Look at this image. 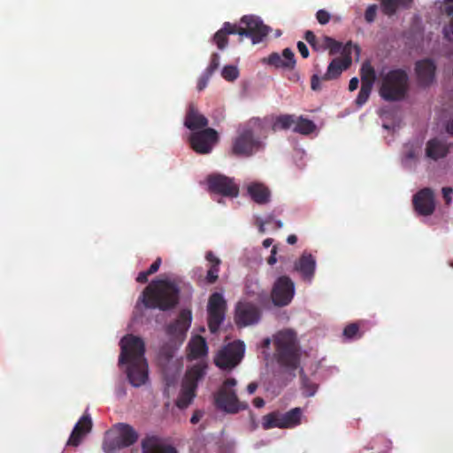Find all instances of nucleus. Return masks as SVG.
<instances>
[{
    "mask_svg": "<svg viewBox=\"0 0 453 453\" xmlns=\"http://www.w3.org/2000/svg\"><path fill=\"white\" fill-rule=\"evenodd\" d=\"M142 453H178L174 447L161 443L155 436L147 437L142 441Z\"/></svg>",
    "mask_w": 453,
    "mask_h": 453,
    "instance_id": "nucleus-26",
    "label": "nucleus"
},
{
    "mask_svg": "<svg viewBox=\"0 0 453 453\" xmlns=\"http://www.w3.org/2000/svg\"><path fill=\"white\" fill-rule=\"evenodd\" d=\"M180 292V288L174 281L154 280L142 291L141 300L148 309L165 311L179 303Z\"/></svg>",
    "mask_w": 453,
    "mask_h": 453,
    "instance_id": "nucleus-2",
    "label": "nucleus"
},
{
    "mask_svg": "<svg viewBox=\"0 0 453 453\" xmlns=\"http://www.w3.org/2000/svg\"><path fill=\"white\" fill-rule=\"evenodd\" d=\"M236 35V24L225 22L223 27L216 32L213 40L219 50H223L228 43L227 35Z\"/></svg>",
    "mask_w": 453,
    "mask_h": 453,
    "instance_id": "nucleus-29",
    "label": "nucleus"
},
{
    "mask_svg": "<svg viewBox=\"0 0 453 453\" xmlns=\"http://www.w3.org/2000/svg\"><path fill=\"white\" fill-rule=\"evenodd\" d=\"M273 242V239L272 238H266L265 240H264L263 242V246L265 248H269Z\"/></svg>",
    "mask_w": 453,
    "mask_h": 453,
    "instance_id": "nucleus-62",
    "label": "nucleus"
},
{
    "mask_svg": "<svg viewBox=\"0 0 453 453\" xmlns=\"http://www.w3.org/2000/svg\"><path fill=\"white\" fill-rule=\"evenodd\" d=\"M257 388V384L256 382H250L248 386H247V391L250 395H252L256 392Z\"/></svg>",
    "mask_w": 453,
    "mask_h": 453,
    "instance_id": "nucleus-57",
    "label": "nucleus"
},
{
    "mask_svg": "<svg viewBox=\"0 0 453 453\" xmlns=\"http://www.w3.org/2000/svg\"><path fill=\"white\" fill-rule=\"evenodd\" d=\"M325 42H327V50H329L330 55H335L341 52L342 48V42L327 35H325Z\"/></svg>",
    "mask_w": 453,
    "mask_h": 453,
    "instance_id": "nucleus-37",
    "label": "nucleus"
},
{
    "mask_svg": "<svg viewBox=\"0 0 453 453\" xmlns=\"http://www.w3.org/2000/svg\"><path fill=\"white\" fill-rule=\"evenodd\" d=\"M203 414V413L201 411H196L193 413V415H192V417H191V418H190V422H191L192 424H196V423H198V422L200 421V419L202 418Z\"/></svg>",
    "mask_w": 453,
    "mask_h": 453,
    "instance_id": "nucleus-55",
    "label": "nucleus"
},
{
    "mask_svg": "<svg viewBox=\"0 0 453 453\" xmlns=\"http://www.w3.org/2000/svg\"><path fill=\"white\" fill-rule=\"evenodd\" d=\"M413 1L414 0H381V10L385 15L390 17L395 14L398 8H411Z\"/></svg>",
    "mask_w": 453,
    "mask_h": 453,
    "instance_id": "nucleus-31",
    "label": "nucleus"
},
{
    "mask_svg": "<svg viewBox=\"0 0 453 453\" xmlns=\"http://www.w3.org/2000/svg\"><path fill=\"white\" fill-rule=\"evenodd\" d=\"M294 269L298 272L303 280L311 281L316 270L315 257L306 251L295 262Z\"/></svg>",
    "mask_w": 453,
    "mask_h": 453,
    "instance_id": "nucleus-22",
    "label": "nucleus"
},
{
    "mask_svg": "<svg viewBox=\"0 0 453 453\" xmlns=\"http://www.w3.org/2000/svg\"><path fill=\"white\" fill-rule=\"evenodd\" d=\"M189 354L191 359H197L207 355L208 347L206 341L201 335L194 337L188 344Z\"/></svg>",
    "mask_w": 453,
    "mask_h": 453,
    "instance_id": "nucleus-30",
    "label": "nucleus"
},
{
    "mask_svg": "<svg viewBox=\"0 0 453 453\" xmlns=\"http://www.w3.org/2000/svg\"><path fill=\"white\" fill-rule=\"evenodd\" d=\"M245 345L241 341H234L223 346L214 357V364L222 370H232L242 361Z\"/></svg>",
    "mask_w": 453,
    "mask_h": 453,
    "instance_id": "nucleus-9",
    "label": "nucleus"
},
{
    "mask_svg": "<svg viewBox=\"0 0 453 453\" xmlns=\"http://www.w3.org/2000/svg\"><path fill=\"white\" fill-rule=\"evenodd\" d=\"M270 28L262 20L253 15H245L236 25V35L251 39L253 44L261 42L269 34Z\"/></svg>",
    "mask_w": 453,
    "mask_h": 453,
    "instance_id": "nucleus-10",
    "label": "nucleus"
},
{
    "mask_svg": "<svg viewBox=\"0 0 453 453\" xmlns=\"http://www.w3.org/2000/svg\"><path fill=\"white\" fill-rule=\"evenodd\" d=\"M245 294L258 302H263L267 297L266 292L261 289L257 282L251 281L246 283Z\"/></svg>",
    "mask_w": 453,
    "mask_h": 453,
    "instance_id": "nucleus-34",
    "label": "nucleus"
},
{
    "mask_svg": "<svg viewBox=\"0 0 453 453\" xmlns=\"http://www.w3.org/2000/svg\"><path fill=\"white\" fill-rule=\"evenodd\" d=\"M449 152V145L445 141L439 138H432L426 143V157L434 161H438L446 157Z\"/></svg>",
    "mask_w": 453,
    "mask_h": 453,
    "instance_id": "nucleus-23",
    "label": "nucleus"
},
{
    "mask_svg": "<svg viewBox=\"0 0 453 453\" xmlns=\"http://www.w3.org/2000/svg\"><path fill=\"white\" fill-rule=\"evenodd\" d=\"M160 354L165 356L167 359H170L173 357L172 352L169 349L165 350V349H162L160 350Z\"/></svg>",
    "mask_w": 453,
    "mask_h": 453,
    "instance_id": "nucleus-61",
    "label": "nucleus"
},
{
    "mask_svg": "<svg viewBox=\"0 0 453 453\" xmlns=\"http://www.w3.org/2000/svg\"><path fill=\"white\" fill-rule=\"evenodd\" d=\"M251 199L258 204H265L270 202L271 191L263 183L252 182L247 188Z\"/></svg>",
    "mask_w": 453,
    "mask_h": 453,
    "instance_id": "nucleus-27",
    "label": "nucleus"
},
{
    "mask_svg": "<svg viewBox=\"0 0 453 453\" xmlns=\"http://www.w3.org/2000/svg\"><path fill=\"white\" fill-rule=\"evenodd\" d=\"M274 220H275V219H274L273 215L270 214L265 219L264 221L265 224H271V223H274Z\"/></svg>",
    "mask_w": 453,
    "mask_h": 453,
    "instance_id": "nucleus-63",
    "label": "nucleus"
},
{
    "mask_svg": "<svg viewBox=\"0 0 453 453\" xmlns=\"http://www.w3.org/2000/svg\"><path fill=\"white\" fill-rule=\"evenodd\" d=\"M276 254H277V246H273L271 250V255L267 258L268 265H273L277 262Z\"/></svg>",
    "mask_w": 453,
    "mask_h": 453,
    "instance_id": "nucleus-53",
    "label": "nucleus"
},
{
    "mask_svg": "<svg viewBox=\"0 0 453 453\" xmlns=\"http://www.w3.org/2000/svg\"><path fill=\"white\" fill-rule=\"evenodd\" d=\"M221 74L225 80L233 81L238 77V70L234 65H226L223 68Z\"/></svg>",
    "mask_w": 453,
    "mask_h": 453,
    "instance_id": "nucleus-38",
    "label": "nucleus"
},
{
    "mask_svg": "<svg viewBox=\"0 0 453 453\" xmlns=\"http://www.w3.org/2000/svg\"><path fill=\"white\" fill-rule=\"evenodd\" d=\"M236 384L237 380L234 378H228L223 382L222 386L214 395V403L218 409L234 414L248 408L246 403L239 400L234 389Z\"/></svg>",
    "mask_w": 453,
    "mask_h": 453,
    "instance_id": "nucleus-7",
    "label": "nucleus"
},
{
    "mask_svg": "<svg viewBox=\"0 0 453 453\" xmlns=\"http://www.w3.org/2000/svg\"><path fill=\"white\" fill-rule=\"evenodd\" d=\"M444 37L449 41H453V16L451 17L448 26L443 28Z\"/></svg>",
    "mask_w": 453,
    "mask_h": 453,
    "instance_id": "nucleus-46",
    "label": "nucleus"
},
{
    "mask_svg": "<svg viewBox=\"0 0 453 453\" xmlns=\"http://www.w3.org/2000/svg\"><path fill=\"white\" fill-rule=\"evenodd\" d=\"M287 242H288V244H291V245L296 243V242H297L296 235H295V234L288 235V238H287Z\"/></svg>",
    "mask_w": 453,
    "mask_h": 453,
    "instance_id": "nucleus-60",
    "label": "nucleus"
},
{
    "mask_svg": "<svg viewBox=\"0 0 453 453\" xmlns=\"http://www.w3.org/2000/svg\"><path fill=\"white\" fill-rule=\"evenodd\" d=\"M446 131L450 135H453V119L447 123Z\"/></svg>",
    "mask_w": 453,
    "mask_h": 453,
    "instance_id": "nucleus-59",
    "label": "nucleus"
},
{
    "mask_svg": "<svg viewBox=\"0 0 453 453\" xmlns=\"http://www.w3.org/2000/svg\"><path fill=\"white\" fill-rule=\"evenodd\" d=\"M378 7L376 4H371L367 7L365 12V19L368 23H372L375 20L377 15Z\"/></svg>",
    "mask_w": 453,
    "mask_h": 453,
    "instance_id": "nucleus-41",
    "label": "nucleus"
},
{
    "mask_svg": "<svg viewBox=\"0 0 453 453\" xmlns=\"http://www.w3.org/2000/svg\"><path fill=\"white\" fill-rule=\"evenodd\" d=\"M208 188L211 192L223 196L236 197L239 187L234 180L222 174H211L207 178Z\"/></svg>",
    "mask_w": 453,
    "mask_h": 453,
    "instance_id": "nucleus-16",
    "label": "nucleus"
},
{
    "mask_svg": "<svg viewBox=\"0 0 453 453\" xmlns=\"http://www.w3.org/2000/svg\"><path fill=\"white\" fill-rule=\"evenodd\" d=\"M315 129L316 125L312 120L300 116L296 119V123L293 131L295 133H298L303 135H309L311 133H313Z\"/></svg>",
    "mask_w": 453,
    "mask_h": 453,
    "instance_id": "nucleus-32",
    "label": "nucleus"
},
{
    "mask_svg": "<svg viewBox=\"0 0 453 453\" xmlns=\"http://www.w3.org/2000/svg\"><path fill=\"white\" fill-rule=\"evenodd\" d=\"M436 65L432 59L425 58L415 64L418 83L421 87H429L435 78Z\"/></svg>",
    "mask_w": 453,
    "mask_h": 453,
    "instance_id": "nucleus-20",
    "label": "nucleus"
},
{
    "mask_svg": "<svg viewBox=\"0 0 453 453\" xmlns=\"http://www.w3.org/2000/svg\"><path fill=\"white\" fill-rule=\"evenodd\" d=\"M331 18L330 13L326 10H319L316 13V19L318 22L321 25H326L329 22Z\"/></svg>",
    "mask_w": 453,
    "mask_h": 453,
    "instance_id": "nucleus-44",
    "label": "nucleus"
},
{
    "mask_svg": "<svg viewBox=\"0 0 453 453\" xmlns=\"http://www.w3.org/2000/svg\"><path fill=\"white\" fill-rule=\"evenodd\" d=\"M352 49H354L358 55L360 52V48L357 45H354L351 42H348L342 48V53L343 55V58H351V52Z\"/></svg>",
    "mask_w": 453,
    "mask_h": 453,
    "instance_id": "nucleus-43",
    "label": "nucleus"
},
{
    "mask_svg": "<svg viewBox=\"0 0 453 453\" xmlns=\"http://www.w3.org/2000/svg\"><path fill=\"white\" fill-rule=\"evenodd\" d=\"M253 404L257 408H262L265 405V401L261 397H256L253 400Z\"/></svg>",
    "mask_w": 453,
    "mask_h": 453,
    "instance_id": "nucleus-58",
    "label": "nucleus"
},
{
    "mask_svg": "<svg viewBox=\"0 0 453 453\" xmlns=\"http://www.w3.org/2000/svg\"><path fill=\"white\" fill-rule=\"evenodd\" d=\"M119 364H127L128 381L135 388L144 385L149 379L148 363L144 357L145 344L142 338L128 334L120 341Z\"/></svg>",
    "mask_w": 453,
    "mask_h": 453,
    "instance_id": "nucleus-1",
    "label": "nucleus"
},
{
    "mask_svg": "<svg viewBox=\"0 0 453 453\" xmlns=\"http://www.w3.org/2000/svg\"><path fill=\"white\" fill-rule=\"evenodd\" d=\"M359 333V326L357 323H351L345 326L343 335L348 339H353L357 336Z\"/></svg>",
    "mask_w": 453,
    "mask_h": 453,
    "instance_id": "nucleus-40",
    "label": "nucleus"
},
{
    "mask_svg": "<svg viewBox=\"0 0 453 453\" xmlns=\"http://www.w3.org/2000/svg\"><path fill=\"white\" fill-rule=\"evenodd\" d=\"M295 285L288 276H280L275 281L272 290V299L277 306L288 305L294 297Z\"/></svg>",
    "mask_w": 453,
    "mask_h": 453,
    "instance_id": "nucleus-15",
    "label": "nucleus"
},
{
    "mask_svg": "<svg viewBox=\"0 0 453 453\" xmlns=\"http://www.w3.org/2000/svg\"><path fill=\"white\" fill-rule=\"evenodd\" d=\"M304 39L311 45V47L313 48L317 42L318 37L312 31L307 30L304 35Z\"/></svg>",
    "mask_w": 453,
    "mask_h": 453,
    "instance_id": "nucleus-48",
    "label": "nucleus"
},
{
    "mask_svg": "<svg viewBox=\"0 0 453 453\" xmlns=\"http://www.w3.org/2000/svg\"><path fill=\"white\" fill-rule=\"evenodd\" d=\"M150 275V274H148V271L140 272L136 277V281L142 284L146 283Z\"/></svg>",
    "mask_w": 453,
    "mask_h": 453,
    "instance_id": "nucleus-54",
    "label": "nucleus"
},
{
    "mask_svg": "<svg viewBox=\"0 0 453 453\" xmlns=\"http://www.w3.org/2000/svg\"><path fill=\"white\" fill-rule=\"evenodd\" d=\"M226 301L219 293L211 295L208 302V326L216 333L225 319Z\"/></svg>",
    "mask_w": 453,
    "mask_h": 453,
    "instance_id": "nucleus-14",
    "label": "nucleus"
},
{
    "mask_svg": "<svg viewBox=\"0 0 453 453\" xmlns=\"http://www.w3.org/2000/svg\"><path fill=\"white\" fill-rule=\"evenodd\" d=\"M415 211L421 216H430L435 211V195L431 188L418 191L412 198Z\"/></svg>",
    "mask_w": 453,
    "mask_h": 453,
    "instance_id": "nucleus-17",
    "label": "nucleus"
},
{
    "mask_svg": "<svg viewBox=\"0 0 453 453\" xmlns=\"http://www.w3.org/2000/svg\"><path fill=\"white\" fill-rule=\"evenodd\" d=\"M218 141V132L211 127L193 132L189 136L190 146L198 154H209Z\"/></svg>",
    "mask_w": 453,
    "mask_h": 453,
    "instance_id": "nucleus-12",
    "label": "nucleus"
},
{
    "mask_svg": "<svg viewBox=\"0 0 453 453\" xmlns=\"http://www.w3.org/2000/svg\"><path fill=\"white\" fill-rule=\"evenodd\" d=\"M372 87L361 84V88L356 99V104L358 107L363 106L369 99Z\"/></svg>",
    "mask_w": 453,
    "mask_h": 453,
    "instance_id": "nucleus-36",
    "label": "nucleus"
},
{
    "mask_svg": "<svg viewBox=\"0 0 453 453\" xmlns=\"http://www.w3.org/2000/svg\"><path fill=\"white\" fill-rule=\"evenodd\" d=\"M265 225H266V224L265 223V221H264V220H260V221H259L258 230H259V232H260V233H262V234L265 232Z\"/></svg>",
    "mask_w": 453,
    "mask_h": 453,
    "instance_id": "nucleus-64",
    "label": "nucleus"
},
{
    "mask_svg": "<svg viewBox=\"0 0 453 453\" xmlns=\"http://www.w3.org/2000/svg\"><path fill=\"white\" fill-rule=\"evenodd\" d=\"M296 117L293 114H282L276 118L273 129L274 131L282 129L287 130L290 128L293 125L295 126Z\"/></svg>",
    "mask_w": 453,
    "mask_h": 453,
    "instance_id": "nucleus-35",
    "label": "nucleus"
},
{
    "mask_svg": "<svg viewBox=\"0 0 453 453\" xmlns=\"http://www.w3.org/2000/svg\"><path fill=\"white\" fill-rule=\"evenodd\" d=\"M359 81L357 77H353L349 81V91H354L358 88Z\"/></svg>",
    "mask_w": 453,
    "mask_h": 453,
    "instance_id": "nucleus-56",
    "label": "nucleus"
},
{
    "mask_svg": "<svg viewBox=\"0 0 453 453\" xmlns=\"http://www.w3.org/2000/svg\"><path fill=\"white\" fill-rule=\"evenodd\" d=\"M409 89L410 79L405 70L397 68L381 74L379 94L385 101H402L407 96Z\"/></svg>",
    "mask_w": 453,
    "mask_h": 453,
    "instance_id": "nucleus-4",
    "label": "nucleus"
},
{
    "mask_svg": "<svg viewBox=\"0 0 453 453\" xmlns=\"http://www.w3.org/2000/svg\"><path fill=\"white\" fill-rule=\"evenodd\" d=\"M112 437L104 440L103 449L105 453H117L122 449L128 448L137 442L139 434L129 424L118 423L108 433Z\"/></svg>",
    "mask_w": 453,
    "mask_h": 453,
    "instance_id": "nucleus-5",
    "label": "nucleus"
},
{
    "mask_svg": "<svg viewBox=\"0 0 453 453\" xmlns=\"http://www.w3.org/2000/svg\"><path fill=\"white\" fill-rule=\"evenodd\" d=\"M192 313L190 310H181L177 319L166 326L168 335L179 338L183 337L190 327Z\"/></svg>",
    "mask_w": 453,
    "mask_h": 453,
    "instance_id": "nucleus-21",
    "label": "nucleus"
},
{
    "mask_svg": "<svg viewBox=\"0 0 453 453\" xmlns=\"http://www.w3.org/2000/svg\"><path fill=\"white\" fill-rule=\"evenodd\" d=\"M208 123L207 118L198 111L196 105L189 104L184 119V126L191 131H196L206 127Z\"/></svg>",
    "mask_w": 453,
    "mask_h": 453,
    "instance_id": "nucleus-24",
    "label": "nucleus"
},
{
    "mask_svg": "<svg viewBox=\"0 0 453 453\" xmlns=\"http://www.w3.org/2000/svg\"><path fill=\"white\" fill-rule=\"evenodd\" d=\"M263 147L259 137L256 136L250 127L239 131L232 144V154L237 157H250Z\"/></svg>",
    "mask_w": 453,
    "mask_h": 453,
    "instance_id": "nucleus-8",
    "label": "nucleus"
},
{
    "mask_svg": "<svg viewBox=\"0 0 453 453\" xmlns=\"http://www.w3.org/2000/svg\"><path fill=\"white\" fill-rule=\"evenodd\" d=\"M302 385L307 396H312L317 390V386L311 383L306 376L301 374Z\"/></svg>",
    "mask_w": 453,
    "mask_h": 453,
    "instance_id": "nucleus-39",
    "label": "nucleus"
},
{
    "mask_svg": "<svg viewBox=\"0 0 453 453\" xmlns=\"http://www.w3.org/2000/svg\"><path fill=\"white\" fill-rule=\"evenodd\" d=\"M212 74L208 73L207 72H203V73L200 76L197 81V89L202 91L204 89L209 82V80Z\"/></svg>",
    "mask_w": 453,
    "mask_h": 453,
    "instance_id": "nucleus-45",
    "label": "nucleus"
},
{
    "mask_svg": "<svg viewBox=\"0 0 453 453\" xmlns=\"http://www.w3.org/2000/svg\"><path fill=\"white\" fill-rule=\"evenodd\" d=\"M273 344L277 363L289 371L296 370L301 357L296 334L291 329L281 330L273 336Z\"/></svg>",
    "mask_w": 453,
    "mask_h": 453,
    "instance_id": "nucleus-3",
    "label": "nucleus"
},
{
    "mask_svg": "<svg viewBox=\"0 0 453 453\" xmlns=\"http://www.w3.org/2000/svg\"><path fill=\"white\" fill-rule=\"evenodd\" d=\"M261 318L260 310L253 303L239 302L235 309L234 320L238 326L256 324Z\"/></svg>",
    "mask_w": 453,
    "mask_h": 453,
    "instance_id": "nucleus-18",
    "label": "nucleus"
},
{
    "mask_svg": "<svg viewBox=\"0 0 453 453\" xmlns=\"http://www.w3.org/2000/svg\"><path fill=\"white\" fill-rule=\"evenodd\" d=\"M160 265H161V258L160 257H157L153 263L152 265L150 266V268L147 270L148 271V274H153L155 273H157L160 267Z\"/></svg>",
    "mask_w": 453,
    "mask_h": 453,
    "instance_id": "nucleus-52",
    "label": "nucleus"
},
{
    "mask_svg": "<svg viewBox=\"0 0 453 453\" xmlns=\"http://www.w3.org/2000/svg\"><path fill=\"white\" fill-rule=\"evenodd\" d=\"M207 365L204 362H199L187 370L176 401L178 408L185 409L192 403L196 396L198 381L204 377Z\"/></svg>",
    "mask_w": 453,
    "mask_h": 453,
    "instance_id": "nucleus-6",
    "label": "nucleus"
},
{
    "mask_svg": "<svg viewBox=\"0 0 453 453\" xmlns=\"http://www.w3.org/2000/svg\"><path fill=\"white\" fill-rule=\"evenodd\" d=\"M219 66V56L218 53H213L211 58V62L205 72L212 74Z\"/></svg>",
    "mask_w": 453,
    "mask_h": 453,
    "instance_id": "nucleus-42",
    "label": "nucleus"
},
{
    "mask_svg": "<svg viewBox=\"0 0 453 453\" xmlns=\"http://www.w3.org/2000/svg\"><path fill=\"white\" fill-rule=\"evenodd\" d=\"M352 59L349 57L347 58H336L333 59L327 66L326 73L319 76L318 74H313L311 79V88L314 91L321 90V81H331L337 79L342 73L343 70H346L351 65Z\"/></svg>",
    "mask_w": 453,
    "mask_h": 453,
    "instance_id": "nucleus-13",
    "label": "nucleus"
},
{
    "mask_svg": "<svg viewBox=\"0 0 453 453\" xmlns=\"http://www.w3.org/2000/svg\"><path fill=\"white\" fill-rule=\"evenodd\" d=\"M361 84L373 87L376 74L374 68L370 62H365L360 69Z\"/></svg>",
    "mask_w": 453,
    "mask_h": 453,
    "instance_id": "nucleus-33",
    "label": "nucleus"
},
{
    "mask_svg": "<svg viewBox=\"0 0 453 453\" xmlns=\"http://www.w3.org/2000/svg\"><path fill=\"white\" fill-rule=\"evenodd\" d=\"M205 258L209 263V268L205 276V281L208 284L215 283L219 279V266L221 260L217 257L212 251H207Z\"/></svg>",
    "mask_w": 453,
    "mask_h": 453,
    "instance_id": "nucleus-28",
    "label": "nucleus"
},
{
    "mask_svg": "<svg viewBox=\"0 0 453 453\" xmlns=\"http://www.w3.org/2000/svg\"><path fill=\"white\" fill-rule=\"evenodd\" d=\"M296 46H297L298 51L300 52L301 56L303 58H307L310 55V52H309V50H308L306 44L300 41L297 42Z\"/></svg>",
    "mask_w": 453,
    "mask_h": 453,
    "instance_id": "nucleus-49",
    "label": "nucleus"
},
{
    "mask_svg": "<svg viewBox=\"0 0 453 453\" xmlns=\"http://www.w3.org/2000/svg\"><path fill=\"white\" fill-rule=\"evenodd\" d=\"M315 51H323L327 50V42H325V35L321 38H318L316 44L312 48Z\"/></svg>",
    "mask_w": 453,
    "mask_h": 453,
    "instance_id": "nucleus-47",
    "label": "nucleus"
},
{
    "mask_svg": "<svg viewBox=\"0 0 453 453\" xmlns=\"http://www.w3.org/2000/svg\"><path fill=\"white\" fill-rule=\"evenodd\" d=\"M443 10L446 15L453 17V0H444Z\"/></svg>",
    "mask_w": 453,
    "mask_h": 453,
    "instance_id": "nucleus-50",
    "label": "nucleus"
},
{
    "mask_svg": "<svg viewBox=\"0 0 453 453\" xmlns=\"http://www.w3.org/2000/svg\"><path fill=\"white\" fill-rule=\"evenodd\" d=\"M261 62L275 68L285 70H293L296 64L295 54L289 48L284 49L282 55H280L278 52H273L267 58H262Z\"/></svg>",
    "mask_w": 453,
    "mask_h": 453,
    "instance_id": "nucleus-19",
    "label": "nucleus"
},
{
    "mask_svg": "<svg viewBox=\"0 0 453 453\" xmlns=\"http://www.w3.org/2000/svg\"><path fill=\"white\" fill-rule=\"evenodd\" d=\"M442 196L447 204H449L451 202V194L453 193V189L449 187H445L442 188Z\"/></svg>",
    "mask_w": 453,
    "mask_h": 453,
    "instance_id": "nucleus-51",
    "label": "nucleus"
},
{
    "mask_svg": "<svg viewBox=\"0 0 453 453\" xmlns=\"http://www.w3.org/2000/svg\"><path fill=\"white\" fill-rule=\"evenodd\" d=\"M92 420L88 415H83L74 426L68 439L67 445L77 447L82 438L91 431Z\"/></svg>",
    "mask_w": 453,
    "mask_h": 453,
    "instance_id": "nucleus-25",
    "label": "nucleus"
},
{
    "mask_svg": "<svg viewBox=\"0 0 453 453\" xmlns=\"http://www.w3.org/2000/svg\"><path fill=\"white\" fill-rule=\"evenodd\" d=\"M302 415L303 411L299 407L293 408L286 413L273 411L264 417L263 426L265 429L293 428L301 424Z\"/></svg>",
    "mask_w": 453,
    "mask_h": 453,
    "instance_id": "nucleus-11",
    "label": "nucleus"
}]
</instances>
